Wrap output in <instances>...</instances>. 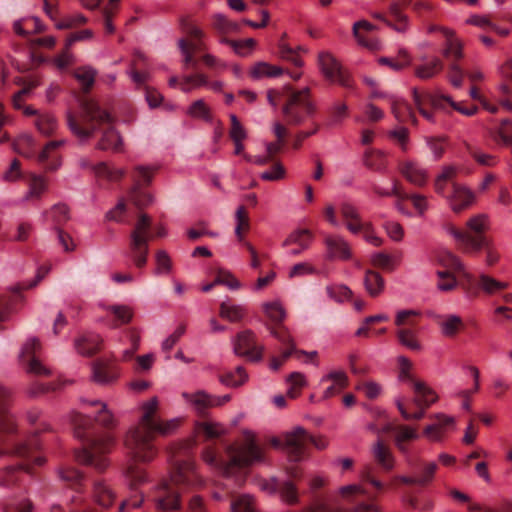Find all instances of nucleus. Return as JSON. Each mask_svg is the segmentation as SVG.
<instances>
[{
    "instance_id": "nucleus-6",
    "label": "nucleus",
    "mask_w": 512,
    "mask_h": 512,
    "mask_svg": "<svg viewBox=\"0 0 512 512\" xmlns=\"http://www.w3.org/2000/svg\"><path fill=\"white\" fill-rule=\"evenodd\" d=\"M202 459L226 477L232 476L236 470L263 463L266 460L263 449L252 437L246 438L239 445L220 442L219 447L207 446L202 452Z\"/></svg>"
},
{
    "instance_id": "nucleus-31",
    "label": "nucleus",
    "mask_w": 512,
    "mask_h": 512,
    "mask_svg": "<svg viewBox=\"0 0 512 512\" xmlns=\"http://www.w3.org/2000/svg\"><path fill=\"white\" fill-rule=\"evenodd\" d=\"M93 499L97 505L107 509L113 505L116 494L104 480H98L94 483Z\"/></svg>"
},
{
    "instance_id": "nucleus-8",
    "label": "nucleus",
    "mask_w": 512,
    "mask_h": 512,
    "mask_svg": "<svg viewBox=\"0 0 512 512\" xmlns=\"http://www.w3.org/2000/svg\"><path fill=\"white\" fill-rule=\"evenodd\" d=\"M267 99L274 107L282 105V115L288 125L299 126L306 119L312 118L316 112L308 87L296 90L290 85H285L281 90H269Z\"/></svg>"
},
{
    "instance_id": "nucleus-20",
    "label": "nucleus",
    "mask_w": 512,
    "mask_h": 512,
    "mask_svg": "<svg viewBox=\"0 0 512 512\" xmlns=\"http://www.w3.org/2000/svg\"><path fill=\"white\" fill-rule=\"evenodd\" d=\"M318 62L324 76L331 82L343 87H351L349 75L343 70L340 63L328 52L319 54Z\"/></svg>"
},
{
    "instance_id": "nucleus-44",
    "label": "nucleus",
    "mask_w": 512,
    "mask_h": 512,
    "mask_svg": "<svg viewBox=\"0 0 512 512\" xmlns=\"http://www.w3.org/2000/svg\"><path fill=\"white\" fill-rule=\"evenodd\" d=\"M183 32L189 37V47L192 52H198L202 50L201 38L203 32L192 23L184 20L181 23Z\"/></svg>"
},
{
    "instance_id": "nucleus-19",
    "label": "nucleus",
    "mask_w": 512,
    "mask_h": 512,
    "mask_svg": "<svg viewBox=\"0 0 512 512\" xmlns=\"http://www.w3.org/2000/svg\"><path fill=\"white\" fill-rule=\"evenodd\" d=\"M40 348V342L37 338L28 339L21 349L20 361L29 374L37 377H47L51 375V370L38 359L37 353Z\"/></svg>"
},
{
    "instance_id": "nucleus-26",
    "label": "nucleus",
    "mask_w": 512,
    "mask_h": 512,
    "mask_svg": "<svg viewBox=\"0 0 512 512\" xmlns=\"http://www.w3.org/2000/svg\"><path fill=\"white\" fill-rule=\"evenodd\" d=\"M313 240V234L308 229H297L291 232L283 242V247L295 246L289 249L291 256H298L307 250Z\"/></svg>"
},
{
    "instance_id": "nucleus-53",
    "label": "nucleus",
    "mask_w": 512,
    "mask_h": 512,
    "mask_svg": "<svg viewBox=\"0 0 512 512\" xmlns=\"http://www.w3.org/2000/svg\"><path fill=\"white\" fill-rule=\"evenodd\" d=\"M288 390L287 395L295 399L300 393L301 389L306 386L305 376L300 372H293L287 378Z\"/></svg>"
},
{
    "instance_id": "nucleus-14",
    "label": "nucleus",
    "mask_w": 512,
    "mask_h": 512,
    "mask_svg": "<svg viewBox=\"0 0 512 512\" xmlns=\"http://www.w3.org/2000/svg\"><path fill=\"white\" fill-rule=\"evenodd\" d=\"M272 444L275 447H283L293 462L301 461L307 449L308 444H313L318 449H324L327 446L325 439H317L309 435L303 428L297 427L284 436V440L273 439Z\"/></svg>"
},
{
    "instance_id": "nucleus-16",
    "label": "nucleus",
    "mask_w": 512,
    "mask_h": 512,
    "mask_svg": "<svg viewBox=\"0 0 512 512\" xmlns=\"http://www.w3.org/2000/svg\"><path fill=\"white\" fill-rule=\"evenodd\" d=\"M154 172L155 169L149 166L137 165L131 173L133 185L129 190V199L139 209L147 207L153 201L152 195L144 188L152 183Z\"/></svg>"
},
{
    "instance_id": "nucleus-58",
    "label": "nucleus",
    "mask_w": 512,
    "mask_h": 512,
    "mask_svg": "<svg viewBox=\"0 0 512 512\" xmlns=\"http://www.w3.org/2000/svg\"><path fill=\"white\" fill-rule=\"evenodd\" d=\"M390 18L385 20L389 26H392L396 31L403 32L407 26V17L401 12L398 5L393 4L390 8Z\"/></svg>"
},
{
    "instance_id": "nucleus-41",
    "label": "nucleus",
    "mask_w": 512,
    "mask_h": 512,
    "mask_svg": "<svg viewBox=\"0 0 512 512\" xmlns=\"http://www.w3.org/2000/svg\"><path fill=\"white\" fill-rule=\"evenodd\" d=\"M469 282L475 283L481 290L490 295L508 287L507 282L498 281L486 274H481L476 280L469 279Z\"/></svg>"
},
{
    "instance_id": "nucleus-29",
    "label": "nucleus",
    "mask_w": 512,
    "mask_h": 512,
    "mask_svg": "<svg viewBox=\"0 0 512 512\" xmlns=\"http://www.w3.org/2000/svg\"><path fill=\"white\" fill-rule=\"evenodd\" d=\"M271 333L284 345L287 346V348L282 352L280 357H272L270 361V368L273 370H278L282 364L293 354L298 353L295 349V346L292 342V339L290 335L287 333V331L283 328H274L271 330Z\"/></svg>"
},
{
    "instance_id": "nucleus-33",
    "label": "nucleus",
    "mask_w": 512,
    "mask_h": 512,
    "mask_svg": "<svg viewBox=\"0 0 512 512\" xmlns=\"http://www.w3.org/2000/svg\"><path fill=\"white\" fill-rule=\"evenodd\" d=\"M93 380L99 384H109L115 381L119 372L115 366H111L103 361H96L92 366Z\"/></svg>"
},
{
    "instance_id": "nucleus-54",
    "label": "nucleus",
    "mask_w": 512,
    "mask_h": 512,
    "mask_svg": "<svg viewBox=\"0 0 512 512\" xmlns=\"http://www.w3.org/2000/svg\"><path fill=\"white\" fill-rule=\"evenodd\" d=\"M398 341L406 348L412 351H419L421 345L417 340L416 334L412 329L400 328L397 333Z\"/></svg>"
},
{
    "instance_id": "nucleus-50",
    "label": "nucleus",
    "mask_w": 512,
    "mask_h": 512,
    "mask_svg": "<svg viewBox=\"0 0 512 512\" xmlns=\"http://www.w3.org/2000/svg\"><path fill=\"white\" fill-rule=\"evenodd\" d=\"M490 135L495 139H500L503 143L512 144V122L508 119L501 121L499 126L489 130Z\"/></svg>"
},
{
    "instance_id": "nucleus-56",
    "label": "nucleus",
    "mask_w": 512,
    "mask_h": 512,
    "mask_svg": "<svg viewBox=\"0 0 512 512\" xmlns=\"http://www.w3.org/2000/svg\"><path fill=\"white\" fill-rule=\"evenodd\" d=\"M88 19L81 13L74 15H67L63 18L59 19L55 23V27L58 30H68L77 28L85 23H87Z\"/></svg>"
},
{
    "instance_id": "nucleus-49",
    "label": "nucleus",
    "mask_w": 512,
    "mask_h": 512,
    "mask_svg": "<svg viewBox=\"0 0 512 512\" xmlns=\"http://www.w3.org/2000/svg\"><path fill=\"white\" fill-rule=\"evenodd\" d=\"M105 309L114 315L117 323L113 325V328L118 327L120 324H128L133 318V310L126 305H109Z\"/></svg>"
},
{
    "instance_id": "nucleus-46",
    "label": "nucleus",
    "mask_w": 512,
    "mask_h": 512,
    "mask_svg": "<svg viewBox=\"0 0 512 512\" xmlns=\"http://www.w3.org/2000/svg\"><path fill=\"white\" fill-rule=\"evenodd\" d=\"M73 75L81 84L83 92L87 94L94 85L97 72L92 67L84 66L77 68Z\"/></svg>"
},
{
    "instance_id": "nucleus-38",
    "label": "nucleus",
    "mask_w": 512,
    "mask_h": 512,
    "mask_svg": "<svg viewBox=\"0 0 512 512\" xmlns=\"http://www.w3.org/2000/svg\"><path fill=\"white\" fill-rule=\"evenodd\" d=\"M273 132L277 138V142H270L266 145V155L270 157L271 161H273L274 157L282 150L288 129L281 122L275 121L273 124Z\"/></svg>"
},
{
    "instance_id": "nucleus-59",
    "label": "nucleus",
    "mask_w": 512,
    "mask_h": 512,
    "mask_svg": "<svg viewBox=\"0 0 512 512\" xmlns=\"http://www.w3.org/2000/svg\"><path fill=\"white\" fill-rule=\"evenodd\" d=\"M282 73L283 69L281 67L270 65L266 62L257 63L251 71V75L254 78H261L264 76L275 77Z\"/></svg>"
},
{
    "instance_id": "nucleus-3",
    "label": "nucleus",
    "mask_w": 512,
    "mask_h": 512,
    "mask_svg": "<svg viewBox=\"0 0 512 512\" xmlns=\"http://www.w3.org/2000/svg\"><path fill=\"white\" fill-rule=\"evenodd\" d=\"M84 404L95 408V416L92 418L79 412H73L71 422L77 438L83 442V447L75 451V459L81 464L94 467L102 472L108 467V454L115 445V439L108 433L98 434L95 422L104 428L114 426V417L106 403L100 400H81Z\"/></svg>"
},
{
    "instance_id": "nucleus-60",
    "label": "nucleus",
    "mask_w": 512,
    "mask_h": 512,
    "mask_svg": "<svg viewBox=\"0 0 512 512\" xmlns=\"http://www.w3.org/2000/svg\"><path fill=\"white\" fill-rule=\"evenodd\" d=\"M437 262L439 265L447 268V271L460 272L462 271L463 267L459 259L452 253L444 251L437 255Z\"/></svg>"
},
{
    "instance_id": "nucleus-32",
    "label": "nucleus",
    "mask_w": 512,
    "mask_h": 512,
    "mask_svg": "<svg viewBox=\"0 0 512 512\" xmlns=\"http://www.w3.org/2000/svg\"><path fill=\"white\" fill-rule=\"evenodd\" d=\"M325 381H331L332 384L325 389L324 398H331L348 386V376L344 371H331L322 378V382Z\"/></svg>"
},
{
    "instance_id": "nucleus-13",
    "label": "nucleus",
    "mask_w": 512,
    "mask_h": 512,
    "mask_svg": "<svg viewBox=\"0 0 512 512\" xmlns=\"http://www.w3.org/2000/svg\"><path fill=\"white\" fill-rule=\"evenodd\" d=\"M428 31L430 33L439 31L443 34L445 38V46L442 50V55L449 61L447 79L453 87H462L464 70L458 64V61L464 56L461 40L455 35L453 30L446 27L430 25L428 27Z\"/></svg>"
},
{
    "instance_id": "nucleus-39",
    "label": "nucleus",
    "mask_w": 512,
    "mask_h": 512,
    "mask_svg": "<svg viewBox=\"0 0 512 512\" xmlns=\"http://www.w3.org/2000/svg\"><path fill=\"white\" fill-rule=\"evenodd\" d=\"M443 68V61L438 57H433L430 61L415 66L414 73L418 78L427 80L440 73Z\"/></svg>"
},
{
    "instance_id": "nucleus-64",
    "label": "nucleus",
    "mask_w": 512,
    "mask_h": 512,
    "mask_svg": "<svg viewBox=\"0 0 512 512\" xmlns=\"http://www.w3.org/2000/svg\"><path fill=\"white\" fill-rule=\"evenodd\" d=\"M462 326V319L457 315H448L441 324L442 332L448 337L455 336Z\"/></svg>"
},
{
    "instance_id": "nucleus-27",
    "label": "nucleus",
    "mask_w": 512,
    "mask_h": 512,
    "mask_svg": "<svg viewBox=\"0 0 512 512\" xmlns=\"http://www.w3.org/2000/svg\"><path fill=\"white\" fill-rule=\"evenodd\" d=\"M368 429L380 437V427L378 425L371 423L368 425ZM373 455L378 464L385 470H391L393 468L394 460L392 453L381 438H379L373 446Z\"/></svg>"
},
{
    "instance_id": "nucleus-18",
    "label": "nucleus",
    "mask_w": 512,
    "mask_h": 512,
    "mask_svg": "<svg viewBox=\"0 0 512 512\" xmlns=\"http://www.w3.org/2000/svg\"><path fill=\"white\" fill-rule=\"evenodd\" d=\"M406 461L410 467L411 475L399 477V481L402 484L416 485L423 488L433 481L434 475L438 469L437 463L424 461L415 455L408 456Z\"/></svg>"
},
{
    "instance_id": "nucleus-36",
    "label": "nucleus",
    "mask_w": 512,
    "mask_h": 512,
    "mask_svg": "<svg viewBox=\"0 0 512 512\" xmlns=\"http://www.w3.org/2000/svg\"><path fill=\"white\" fill-rule=\"evenodd\" d=\"M102 339L98 334L87 333L75 341L76 350L84 356H92L100 349Z\"/></svg>"
},
{
    "instance_id": "nucleus-34",
    "label": "nucleus",
    "mask_w": 512,
    "mask_h": 512,
    "mask_svg": "<svg viewBox=\"0 0 512 512\" xmlns=\"http://www.w3.org/2000/svg\"><path fill=\"white\" fill-rule=\"evenodd\" d=\"M145 61V57L141 53H136L134 55V59L131 62L130 70L128 71V75L130 76L133 83L136 85L138 90H142L147 85V82L150 79V73L147 70H143L140 67V62Z\"/></svg>"
},
{
    "instance_id": "nucleus-55",
    "label": "nucleus",
    "mask_w": 512,
    "mask_h": 512,
    "mask_svg": "<svg viewBox=\"0 0 512 512\" xmlns=\"http://www.w3.org/2000/svg\"><path fill=\"white\" fill-rule=\"evenodd\" d=\"M411 62V57L407 53L406 50L401 49L399 51L398 57L396 59L388 58V57H381L379 59V63L382 65H387L391 69L395 71L402 70L403 68L407 67Z\"/></svg>"
},
{
    "instance_id": "nucleus-28",
    "label": "nucleus",
    "mask_w": 512,
    "mask_h": 512,
    "mask_svg": "<svg viewBox=\"0 0 512 512\" xmlns=\"http://www.w3.org/2000/svg\"><path fill=\"white\" fill-rule=\"evenodd\" d=\"M399 170L403 177L415 186L422 187L427 182V171L416 162L410 160L402 161L399 164Z\"/></svg>"
},
{
    "instance_id": "nucleus-43",
    "label": "nucleus",
    "mask_w": 512,
    "mask_h": 512,
    "mask_svg": "<svg viewBox=\"0 0 512 512\" xmlns=\"http://www.w3.org/2000/svg\"><path fill=\"white\" fill-rule=\"evenodd\" d=\"M392 113L399 122L417 123V119L413 113L411 106L403 100H393L391 104Z\"/></svg>"
},
{
    "instance_id": "nucleus-12",
    "label": "nucleus",
    "mask_w": 512,
    "mask_h": 512,
    "mask_svg": "<svg viewBox=\"0 0 512 512\" xmlns=\"http://www.w3.org/2000/svg\"><path fill=\"white\" fill-rule=\"evenodd\" d=\"M457 172L455 166H444L435 179L434 189L448 200L455 213H460L475 202V193L468 187L454 182Z\"/></svg>"
},
{
    "instance_id": "nucleus-1",
    "label": "nucleus",
    "mask_w": 512,
    "mask_h": 512,
    "mask_svg": "<svg viewBox=\"0 0 512 512\" xmlns=\"http://www.w3.org/2000/svg\"><path fill=\"white\" fill-rule=\"evenodd\" d=\"M182 397L204 420L196 423L195 439L174 444L169 448V477L162 479L151 494L158 512H172L180 509V489H197L204 486L205 480L198 472L193 459V449L197 441L219 440L225 432L221 424L206 418L209 409L230 401L229 394L216 396L199 390L195 393L183 392Z\"/></svg>"
},
{
    "instance_id": "nucleus-62",
    "label": "nucleus",
    "mask_w": 512,
    "mask_h": 512,
    "mask_svg": "<svg viewBox=\"0 0 512 512\" xmlns=\"http://www.w3.org/2000/svg\"><path fill=\"white\" fill-rule=\"evenodd\" d=\"M263 309L266 316L273 322L281 323L285 318V310L277 301L263 304Z\"/></svg>"
},
{
    "instance_id": "nucleus-47",
    "label": "nucleus",
    "mask_w": 512,
    "mask_h": 512,
    "mask_svg": "<svg viewBox=\"0 0 512 512\" xmlns=\"http://www.w3.org/2000/svg\"><path fill=\"white\" fill-rule=\"evenodd\" d=\"M279 54L281 58L284 60H287L291 62L296 67H301L303 64V61L300 57V52H304V48L301 46H298L297 49H294L293 47L289 46L284 41H281L278 45Z\"/></svg>"
},
{
    "instance_id": "nucleus-48",
    "label": "nucleus",
    "mask_w": 512,
    "mask_h": 512,
    "mask_svg": "<svg viewBox=\"0 0 512 512\" xmlns=\"http://www.w3.org/2000/svg\"><path fill=\"white\" fill-rule=\"evenodd\" d=\"M92 168L97 177L104 178L109 181H118L126 174L125 170L110 168L105 162H100Z\"/></svg>"
},
{
    "instance_id": "nucleus-21",
    "label": "nucleus",
    "mask_w": 512,
    "mask_h": 512,
    "mask_svg": "<svg viewBox=\"0 0 512 512\" xmlns=\"http://www.w3.org/2000/svg\"><path fill=\"white\" fill-rule=\"evenodd\" d=\"M234 351L237 355L247 357L251 361H260L263 347L257 345L252 331L245 330L237 334L234 341Z\"/></svg>"
},
{
    "instance_id": "nucleus-42",
    "label": "nucleus",
    "mask_w": 512,
    "mask_h": 512,
    "mask_svg": "<svg viewBox=\"0 0 512 512\" xmlns=\"http://www.w3.org/2000/svg\"><path fill=\"white\" fill-rule=\"evenodd\" d=\"M248 380V374L242 366L236 367L234 371H226L219 375V381L228 387H238Z\"/></svg>"
},
{
    "instance_id": "nucleus-17",
    "label": "nucleus",
    "mask_w": 512,
    "mask_h": 512,
    "mask_svg": "<svg viewBox=\"0 0 512 512\" xmlns=\"http://www.w3.org/2000/svg\"><path fill=\"white\" fill-rule=\"evenodd\" d=\"M339 209L345 221L346 228L351 233H362L363 238L373 246L379 247L383 244V239L374 233L372 223L362 222L361 216L354 205L343 202Z\"/></svg>"
},
{
    "instance_id": "nucleus-57",
    "label": "nucleus",
    "mask_w": 512,
    "mask_h": 512,
    "mask_svg": "<svg viewBox=\"0 0 512 512\" xmlns=\"http://www.w3.org/2000/svg\"><path fill=\"white\" fill-rule=\"evenodd\" d=\"M364 164L374 171H382L385 168L384 154L377 150H367L364 154Z\"/></svg>"
},
{
    "instance_id": "nucleus-52",
    "label": "nucleus",
    "mask_w": 512,
    "mask_h": 512,
    "mask_svg": "<svg viewBox=\"0 0 512 512\" xmlns=\"http://www.w3.org/2000/svg\"><path fill=\"white\" fill-rule=\"evenodd\" d=\"M34 124L44 136H51L57 129L56 119L50 114H41L35 118Z\"/></svg>"
},
{
    "instance_id": "nucleus-2",
    "label": "nucleus",
    "mask_w": 512,
    "mask_h": 512,
    "mask_svg": "<svg viewBox=\"0 0 512 512\" xmlns=\"http://www.w3.org/2000/svg\"><path fill=\"white\" fill-rule=\"evenodd\" d=\"M158 400L153 397L142 405V416L137 425L131 427L124 438V446L130 462L124 470L131 491L148 481L146 470L138 463H150L158 455L154 444L157 435L167 436L178 427L177 419L162 421L157 417Z\"/></svg>"
},
{
    "instance_id": "nucleus-25",
    "label": "nucleus",
    "mask_w": 512,
    "mask_h": 512,
    "mask_svg": "<svg viewBox=\"0 0 512 512\" xmlns=\"http://www.w3.org/2000/svg\"><path fill=\"white\" fill-rule=\"evenodd\" d=\"M65 140H55L48 142L43 150L37 154V161L47 171H55L61 166V157L57 149L65 144Z\"/></svg>"
},
{
    "instance_id": "nucleus-63",
    "label": "nucleus",
    "mask_w": 512,
    "mask_h": 512,
    "mask_svg": "<svg viewBox=\"0 0 512 512\" xmlns=\"http://www.w3.org/2000/svg\"><path fill=\"white\" fill-rule=\"evenodd\" d=\"M62 481L77 489L83 481V474L74 468H63L59 472Z\"/></svg>"
},
{
    "instance_id": "nucleus-61",
    "label": "nucleus",
    "mask_w": 512,
    "mask_h": 512,
    "mask_svg": "<svg viewBox=\"0 0 512 512\" xmlns=\"http://www.w3.org/2000/svg\"><path fill=\"white\" fill-rule=\"evenodd\" d=\"M467 150L470 156L480 165L482 166H494L497 163V157L484 153L480 149L467 145Z\"/></svg>"
},
{
    "instance_id": "nucleus-37",
    "label": "nucleus",
    "mask_w": 512,
    "mask_h": 512,
    "mask_svg": "<svg viewBox=\"0 0 512 512\" xmlns=\"http://www.w3.org/2000/svg\"><path fill=\"white\" fill-rule=\"evenodd\" d=\"M416 438H418V434L414 429L405 425H396L394 432L395 444L398 450L403 453L406 458L413 455L408 449L407 442Z\"/></svg>"
},
{
    "instance_id": "nucleus-45",
    "label": "nucleus",
    "mask_w": 512,
    "mask_h": 512,
    "mask_svg": "<svg viewBox=\"0 0 512 512\" xmlns=\"http://www.w3.org/2000/svg\"><path fill=\"white\" fill-rule=\"evenodd\" d=\"M373 29H374V26L365 20L358 21L353 25V34H354L355 38L357 39V41L361 45H363L371 50L377 48V43H376V41H374L372 39L366 38L364 33L361 32V30H363L364 32H370Z\"/></svg>"
},
{
    "instance_id": "nucleus-23",
    "label": "nucleus",
    "mask_w": 512,
    "mask_h": 512,
    "mask_svg": "<svg viewBox=\"0 0 512 512\" xmlns=\"http://www.w3.org/2000/svg\"><path fill=\"white\" fill-rule=\"evenodd\" d=\"M433 419L434 422L424 428L423 434L430 441L441 442L447 432L454 427V418L444 414H436Z\"/></svg>"
},
{
    "instance_id": "nucleus-4",
    "label": "nucleus",
    "mask_w": 512,
    "mask_h": 512,
    "mask_svg": "<svg viewBox=\"0 0 512 512\" xmlns=\"http://www.w3.org/2000/svg\"><path fill=\"white\" fill-rule=\"evenodd\" d=\"M9 406V392L0 385V456L13 454L25 460L23 464L0 470V488L4 489L16 486L23 472L32 473V464L41 466L45 462V458L38 454L40 441L36 435L25 440L14 439L16 423Z\"/></svg>"
},
{
    "instance_id": "nucleus-24",
    "label": "nucleus",
    "mask_w": 512,
    "mask_h": 512,
    "mask_svg": "<svg viewBox=\"0 0 512 512\" xmlns=\"http://www.w3.org/2000/svg\"><path fill=\"white\" fill-rule=\"evenodd\" d=\"M324 244L327 250V258L330 260H349L352 257L350 244L340 235H326Z\"/></svg>"
},
{
    "instance_id": "nucleus-7",
    "label": "nucleus",
    "mask_w": 512,
    "mask_h": 512,
    "mask_svg": "<svg viewBox=\"0 0 512 512\" xmlns=\"http://www.w3.org/2000/svg\"><path fill=\"white\" fill-rule=\"evenodd\" d=\"M344 503H320L304 512H379L373 500L375 495L358 485L344 486L340 490ZM231 512H257L253 499L248 495L237 497L231 502Z\"/></svg>"
},
{
    "instance_id": "nucleus-40",
    "label": "nucleus",
    "mask_w": 512,
    "mask_h": 512,
    "mask_svg": "<svg viewBox=\"0 0 512 512\" xmlns=\"http://www.w3.org/2000/svg\"><path fill=\"white\" fill-rule=\"evenodd\" d=\"M364 286L371 297H377L384 290L385 281L378 272L367 269L364 277Z\"/></svg>"
},
{
    "instance_id": "nucleus-5",
    "label": "nucleus",
    "mask_w": 512,
    "mask_h": 512,
    "mask_svg": "<svg viewBox=\"0 0 512 512\" xmlns=\"http://www.w3.org/2000/svg\"><path fill=\"white\" fill-rule=\"evenodd\" d=\"M115 119L111 113L94 99L81 101L78 112L67 113V125L70 131L81 141L86 142L98 136L96 148L118 151L122 138L114 127Z\"/></svg>"
},
{
    "instance_id": "nucleus-9",
    "label": "nucleus",
    "mask_w": 512,
    "mask_h": 512,
    "mask_svg": "<svg viewBox=\"0 0 512 512\" xmlns=\"http://www.w3.org/2000/svg\"><path fill=\"white\" fill-rule=\"evenodd\" d=\"M488 228V216L486 214H478L471 217L466 223V230L459 229L455 226L448 228L457 245L465 253H478L484 249L486 251V263L489 266L494 265L499 255L491 246L490 240L485 236Z\"/></svg>"
},
{
    "instance_id": "nucleus-11",
    "label": "nucleus",
    "mask_w": 512,
    "mask_h": 512,
    "mask_svg": "<svg viewBox=\"0 0 512 512\" xmlns=\"http://www.w3.org/2000/svg\"><path fill=\"white\" fill-rule=\"evenodd\" d=\"M165 235L163 226H153L152 219L147 214H140L129 234L128 259L136 268L143 269L148 262L149 242Z\"/></svg>"
},
{
    "instance_id": "nucleus-22",
    "label": "nucleus",
    "mask_w": 512,
    "mask_h": 512,
    "mask_svg": "<svg viewBox=\"0 0 512 512\" xmlns=\"http://www.w3.org/2000/svg\"><path fill=\"white\" fill-rule=\"evenodd\" d=\"M262 489L270 493L277 492L281 499L290 505L298 503V490L294 483L288 480L273 478L269 482L262 483Z\"/></svg>"
},
{
    "instance_id": "nucleus-10",
    "label": "nucleus",
    "mask_w": 512,
    "mask_h": 512,
    "mask_svg": "<svg viewBox=\"0 0 512 512\" xmlns=\"http://www.w3.org/2000/svg\"><path fill=\"white\" fill-rule=\"evenodd\" d=\"M400 367L399 379L408 383L414 392L412 403L416 410L410 412L406 406V399L399 397L396 400V406L405 420H420L424 417L426 409H428L436 400V393L423 381L414 378L409 370L411 362L405 356L398 357Z\"/></svg>"
},
{
    "instance_id": "nucleus-30",
    "label": "nucleus",
    "mask_w": 512,
    "mask_h": 512,
    "mask_svg": "<svg viewBox=\"0 0 512 512\" xmlns=\"http://www.w3.org/2000/svg\"><path fill=\"white\" fill-rule=\"evenodd\" d=\"M13 31L15 34L27 38L31 37V34H38L45 31V25L40 21V19L36 17H26L19 20L14 21L13 23Z\"/></svg>"
},
{
    "instance_id": "nucleus-35",
    "label": "nucleus",
    "mask_w": 512,
    "mask_h": 512,
    "mask_svg": "<svg viewBox=\"0 0 512 512\" xmlns=\"http://www.w3.org/2000/svg\"><path fill=\"white\" fill-rule=\"evenodd\" d=\"M28 192L25 200H40L48 190V179L42 175L30 174L27 178Z\"/></svg>"
},
{
    "instance_id": "nucleus-15",
    "label": "nucleus",
    "mask_w": 512,
    "mask_h": 512,
    "mask_svg": "<svg viewBox=\"0 0 512 512\" xmlns=\"http://www.w3.org/2000/svg\"><path fill=\"white\" fill-rule=\"evenodd\" d=\"M413 101L420 114L430 122H434V114L428 108L442 109L446 103L466 116H473L478 111L477 106L465 108L460 103L454 102L449 96L420 92L416 88L413 89Z\"/></svg>"
},
{
    "instance_id": "nucleus-51",
    "label": "nucleus",
    "mask_w": 512,
    "mask_h": 512,
    "mask_svg": "<svg viewBox=\"0 0 512 512\" xmlns=\"http://www.w3.org/2000/svg\"><path fill=\"white\" fill-rule=\"evenodd\" d=\"M219 315L230 322H238L245 315V309L240 305H230L224 301L220 304Z\"/></svg>"
}]
</instances>
